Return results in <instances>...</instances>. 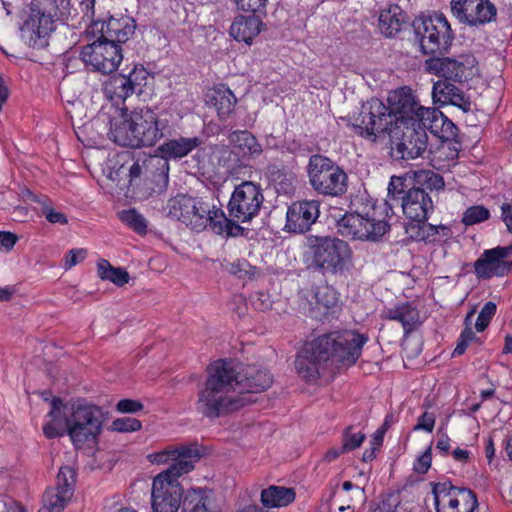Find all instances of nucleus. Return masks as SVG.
Segmentation results:
<instances>
[{
    "label": "nucleus",
    "instance_id": "nucleus-22",
    "mask_svg": "<svg viewBox=\"0 0 512 512\" xmlns=\"http://www.w3.org/2000/svg\"><path fill=\"white\" fill-rule=\"evenodd\" d=\"M231 362V368L234 371L235 390L238 393H258L265 391L272 384V376L267 369L256 365H246L240 368Z\"/></svg>",
    "mask_w": 512,
    "mask_h": 512
},
{
    "label": "nucleus",
    "instance_id": "nucleus-29",
    "mask_svg": "<svg viewBox=\"0 0 512 512\" xmlns=\"http://www.w3.org/2000/svg\"><path fill=\"white\" fill-rule=\"evenodd\" d=\"M428 219L413 220L405 225V231L409 238L416 242L432 243L436 236L442 231L443 236L448 237L451 229L446 225H432L427 223Z\"/></svg>",
    "mask_w": 512,
    "mask_h": 512
},
{
    "label": "nucleus",
    "instance_id": "nucleus-52",
    "mask_svg": "<svg viewBox=\"0 0 512 512\" xmlns=\"http://www.w3.org/2000/svg\"><path fill=\"white\" fill-rule=\"evenodd\" d=\"M224 269L239 279L251 278L255 274V267H253L247 260L238 259L234 262H227L223 265Z\"/></svg>",
    "mask_w": 512,
    "mask_h": 512
},
{
    "label": "nucleus",
    "instance_id": "nucleus-56",
    "mask_svg": "<svg viewBox=\"0 0 512 512\" xmlns=\"http://www.w3.org/2000/svg\"><path fill=\"white\" fill-rule=\"evenodd\" d=\"M268 0H235L238 10L252 14H265Z\"/></svg>",
    "mask_w": 512,
    "mask_h": 512
},
{
    "label": "nucleus",
    "instance_id": "nucleus-39",
    "mask_svg": "<svg viewBox=\"0 0 512 512\" xmlns=\"http://www.w3.org/2000/svg\"><path fill=\"white\" fill-rule=\"evenodd\" d=\"M294 488L272 485L261 492V502L265 507H283L295 500Z\"/></svg>",
    "mask_w": 512,
    "mask_h": 512
},
{
    "label": "nucleus",
    "instance_id": "nucleus-28",
    "mask_svg": "<svg viewBox=\"0 0 512 512\" xmlns=\"http://www.w3.org/2000/svg\"><path fill=\"white\" fill-rule=\"evenodd\" d=\"M382 317L388 320L400 322L402 324L405 337H408L421 325L420 313L410 302H405L392 308L385 309L382 313Z\"/></svg>",
    "mask_w": 512,
    "mask_h": 512
},
{
    "label": "nucleus",
    "instance_id": "nucleus-54",
    "mask_svg": "<svg viewBox=\"0 0 512 512\" xmlns=\"http://www.w3.org/2000/svg\"><path fill=\"white\" fill-rule=\"evenodd\" d=\"M113 430L121 433L134 432L142 428L141 422L132 417L118 418L112 423Z\"/></svg>",
    "mask_w": 512,
    "mask_h": 512
},
{
    "label": "nucleus",
    "instance_id": "nucleus-3",
    "mask_svg": "<svg viewBox=\"0 0 512 512\" xmlns=\"http://www.w3.org/2000/svg\"><path fill=\"white\" fill-rule=\"evenodd\" d=\"M412 89L404 86L391 92L387 98L388 105L372 97L361 106L360 113L353 124L357 135L376 142L384 135H390L403 114L411 112Z\"/></svg>",
    "mask_w": 512,
    "mask_h": 512
},
{
    "label": "nucleus",
    "instance_id": "nucleus-5",
    "mask_svg": "<svg viewBox=\"0 0 512 512\" xmlns=\"http://www.w3.org/2000/svg\"><path fill=\"white\" fill-rule=\"evenodd\" d=\"M170 132L167 120H161L150 108L129 111L123 108L111 121L110 139L123 147H152Z\"/></svg>",
    "mask_w": 512,
    "mask_h": 512
},
{
    "label": "nucleus",
    "instance_id": "nucleus-31",
    "mask_svg": "<svg viewBox=\"0 0 512 512\" xmlns=\"http://www.w3.org/2000/svg\"><path fill=\"white\" fill-rule=\"evenodd\" d=\"M265 176L278 194L288 195L294 192L295 175L287 166L277 163L268 164Z\"/></svg>",
    "mask_w": 512,
    "mask_h": 512
},
{
    "label": "nucleus",
    "instance_id": "nucleus-33",
    "mask_svg": "<svg viewBox=\"0 0 512 512\" xmlns=\"http://www.w3.org/2000/svg\"><path fill=\"white\" fill-rule=\"evenodd\" d=\"M207 103L216 108L217 114L221 120L227 119L234 111L237 98L230 88L220 85L213 88L207 94Z\"/></svg>",
    "mask_w": 512,
    "mask_h": 512
},
{
    "label": "nucleus",
    "instance_id": "nucleus-24",
    "mask_svg": "<svg viewBox=\"0 0 512 512\" xmlns=\"http://www.w3.org/2000/svg\"><path fill=\"white\" fill-rule=\"evenodd\" d=\"M512 270V261L503 260L495 248L485 250L474 262V273L478 279L503 277Z\"/></svg>",
    "mask_w": 512,
    "mask_h": 512
},
{
    "label": "nucleus",
    "instance_id": "nucleus-18",
    "mask_svg": "<svg viewBox=\"0 0 512 512\" xmlns=\"http://www.w3.org/2000/svg\"><path fill=\"white\" fill-rule=\"evenodd\" d=\"M451 12L462 24L480 27L495 22L497 8L490 0H451Z\"/></svg>",
    "mask_w": 512,
    "mask_h": 512
},
{
    "label": "nucleus",
    "instance_id": "nucleus-34",
    "mask_svg": "<svg viewBox=\"0 0 512 512\" xmlns=\"http://www.w3.org/2000/svg\"><path fill=\"white\" fill-rule=\"evenodd\" d=\"M406 14L398 5H391L388 9L382 10L379 19L378 27L383 35L386 37L396 36L405 24Z\"/></svg>",
    "mask_w": 512,
    "mask_h": 512
},
{
    "label": "nucleus",
    "instance_id": "nucleus-46",
    "mask_svg": "<svg viewBox=\"0 0 512 512\" xmlns=\"http://www.w3.org/2000/svg\"><path fill=\"white\" fill-rule=\"evenodd\" d=\"M474 314H475V309H472L471 311H469L467 313V315L465 317V321H464L466 327L463 329V331L461 332V334L458 338L457 345L452 353L453 356H460V355L464 354L469 343L479 341V338L476 336L475 332L471 328L470 321Z\"/></svg>",
    "mask_w": 512,
    "mask_h": 512
},
{
    "label": "nucleus",
    "instance_id": "nucleus-27",
    "mask_svg": "<svg viewBox=\"0 0 512 512\" xmlns=\"http://www.w3.org/2000/svg\"><path fill=\"white\" fill-rule=\"evenodd\" d=\"M432 97L434 103L453 105L467 113L471 111L472 102L463 90L449 81H437L433 85Z\"/></svg>",
    "mask_w": 512,
    "mask_h": 512
},
{
    "label": "nucleus",
    "instance_id": "nucleus-36",
    "mask_svg": "<svg viewBox=\"0 0 512 512\" xmlns=\"http://www.w3.org/2000/svg\"><path fill=\"white\" fill-rule=\"evenodd\" d=\"M197 198L188 195H178L171 198L167 203L168 216L174 220L181 221L185 225L191 223L189 219L193 209H196Z\"/></svg>",
    "mask_w": 512,
    "mask_h": 512
},
{
    "label": "nucleus",
    "instance_id": "nucleus-61",
    "mask_svg": "<svg viewBox=\"0 0 512 512\" xmlns=\"http://www.w3.org/2000/svg\"><path fill=\"white\" fill-rule=\"evenodd\" d=\"M42 214L49 223L60 225H66L68 223L67 216L64 213L55 211L51 206L43 205Z\"/></svg>",
    "mask_w": 512,
    "mask_h": 512
},
{
    "label": "nucleus",
    "instance_id": "nucleus-17",
    "mask_svg": "<svg viewBox=\"0 0 512 512\" xmlns=\"http://www.w3.org/2000/svg\"><path fill=\"white\" fill-rule=\"evenodd\" d=\"M411 112L407 115H413L421 128L428 130L433 135L441 139H453L458 136L459 129L443 112L435 107H424L420 104L416 95L412 91Z\"/></svg>",
    "mask_w": 512,
    "mask_h": 512
},
{
    "label": "nucleus",
    "instance_id": "nucleus-62",
    "mask_svg": "<svg viewBox=\"0 0 512 512\" xmlns=\"http://www.w3.org/2000/svg\"><path fill=\"white\" fill-rule=\"evenodd\" d=\"M143 408V404L134 399H122L116 405V409L120 413H137L143 410Z\"/></svg>",
    "mask_w": 512,
    "mask_h": 512
},
{
    "label": "nucleus",
    "instance_id": "nucleus-12",
    "mask_svg": "<svg viewBox=\"0 0 512 512\" xmlns=\"http://www.w3.org/2000/svg\"><path fill=\"white\" fill-rule=\"evenodd\" d=\"M337 228L344 237L376 242L390 229V225L386 221L376 219L375 211L365 214L356 211L344 214L337 221Z\"/></svg>",
    "mask_w": 512,
    "mask_h": 512
},
{
    "label": "nucleus",
    "instance_id": "nucleus-23",
    "mask_svg": "<svg viewBox=\"0 0 512 512\" xmlns=\"http://www.w3.org/2000/svg\"><path fill=\"white\" fill-rule=\"evenodd\" d=\"M200 458L201 453L197 444L181 445L173 449L169 467L158 475H163L170 480H178L180 476L192 471Z\"/></svg>",
    "mask_w": 512,
    "mask_h": 512
},
{
    "label": "nucleus",
    "instance_id": "nucleus-11",
    "mask_svg": "<svg viewBox=\"0 0 512 512\" xmlns=\"http://www.w3.org/2000/svg\"><path fill=\"white\" fill-rule=\"evenodd\" d=\"M104 414L100 407L86 402L74 403L70 415L65 416V426L75 446L94 441L101 433Z\"/></svg>",
    "mask_w": 512,
    "mask_h": 512
},
{
    "label": "nucleus",
    "instance_id": "nucleus-7",
    "mask_svg": "<svg viewBox=\"0 0 512 512\" xmlns=\"http://www.w3.org/2000/svg\"><path fill=\"white\" fill-rule=\"evenodd\" d=\"M307 247L311 267L323 275L347 278L354 269L353 251L348 242L333 236L309 235Z\"/></svg>",
    "mask_w": 512,
    "mask_h": 512
},
{
    "label": "nucleus",
    "instance_id": "nucleus-53",
    "mask_svg": "<svg viewBox=\"0 0 512 512\" xmlns=\"http://www.w3.org/2000/svg\"><path fill=\"white\" fill-rule=\"evenodd\" d=\"M496 310L497 307L494 302L489 301L485 303L475 323V328L478 332H483L489 326L493 316L496 313Z\"/></svg>",
    "mask_w": 512,
    "mask_h": 512
},
{
    "label": "nucleus",
    "instance_id": "nucleus-63",
    "mask_svg": "<svg viewBox=\"0 0 512 512\" xmlns=\"http://www.w3.org/2000/svg\"><path fill=\"white\" fill-rule=\"evenodd\" d=\"M435 425V415L431 412L422 413L417 420V424L414 426V430H423L431 433Z\"/></svg>",
    "mask_w": 512,
    "mask_h": 512
},
{
    "label": "nucleus",
    "instance_id": "nucleus-21",
    "mask_svg": "<svg viewBox=\"0 0 512 512\" xmlns=\"http://www.w3.org/2000/svg\"><path fill=\"white\" fill-rule=\"evenodd\" d=\"M136 21L128 15L110 17L107 21H93L87 33L93 37L111 38L114 43L121 45L127 42L135 33Z\"/></svg>",
    "mask_w": 512,
    "mask_h": 512
},
{
    "label": "nucleus",
    "instance_id": "nucleus-15",
    "mask_svg": "<svg viewBox=\"0 0 512 512\" xmlns=\"http://www.w3.org/2000/svg\"><path fill=\"white\" fill-rule=\"evenodd\" d=\"M437 512H474L478 507L476 494L450 481L434 483L432 487Z\"/></svg>",
    "mask_w": 512,
    "mask_h": 512
},
{
    "label": "nucleus",
    "instance_id": "nucleus-44",
    "mask_svg": "<svg viewBox=\"0 0 512 512\" xmlns=\"http://www.w3.org/2000/svg\"><path fill=\"white\" fill-rule=\"evenodd\" d=\"M213 153L212 146L201 145L195 149V153L191 155L187 163L195 170V173L205 175L213 168Z\"/></svg>",
    "mask_w": 512,
    "mask_h": 512
},
{
    "label": "nucleus",
    "instance_id": "nucleus-16",
    "mask_svg": "<svg viewBox=\"0 0 512 512\" xmlns=\"http://www.w3.org/2000/svg\"><path fill=\"white\" fill-rule=\"evenodd\" d=\"M339 296L332 286H322L312 295V299L305 294H300L298 309L304 316L318 321L334 318L341 310Z\"/></svg>",
    "mask_w": 512,
    "mask_h": 512
},
{
    "label": "nucleus",
    "instance_id": "nucleus-47",
    "mask_svg": "<svg viewBox=\"0 0 512 512\" xmlns=\"http://www.w3.org/2000/svg\"><path fill=\"white\" fill-rule=\"evenodd\" d=\"M120 220L126 224L129 228L140 235L147 233L148 222L145 217L139 213L136 209L131 208L123 210L119 213Z\"/></svg>",
    "mask_w": 512,
    "mask_h": 512
},
{
    "label": "nucleus",
    "instance_id": "nucleus-51",
    "mask_svg": "<svg viewBox=\"0 0 512 512\" xmlns=\"http://www.w3.org/2000/svg\"><path fill=\"white\" fill-rule=\"evenodd\" d=\"M352 425L347 426L342 432V451L347 453L359 448L366 436L362 432H353Z\"/></svg>",
    "mask_w": 512,
    "mask_h": 512
},
{
    "label": "nucleus",
    "instance_id": "nucleus-41",
    "mask_svg": "<svg viewBox=\"0 0 512 512\" xmlns=\"http://www.w3.org/2000/svg\"><path fill=\"white\" fill-rule=\"evenodd\" d=\"M461 150L462 142L458 136L453 139H441V144L436 151L431 152V161L438 162L439 166H443L441 163L447 162L449 166L451 162L458 159Z\"/></svg>",
    "mask_w": 512,
    "mask_h": 512
},
{
    "label": "nucleus",
    "instance_id": "nucleus-58",
    "mask_svg": "<svg viewBox=\"0 0 512 512\" xmlns=\"http://www.w3.org/2000/svg\"><path fill=\"white\" fill-rule=\"evenodd\" d=\"M147 75L148 72L143 65H135L128 75L125 74V77L131 80V88L135 92L137 88H140L145 83Z\"/></svg>",
    "mask_w": 512,
    "mask_h": 512
},
{
    "label": "nucleus",
    "instance_id": "nucleus-32",
    "mask_svg": "<svg viewBox=\"0 0 512 512\" xmlns=\"http://www.w3.org/2000/svg\"><path fill=\"white\" fill-rule=\"evenodd\" d=\"M229 143L233 153L242 157L260 155L262 146L256 137L247 130L232 131L229 136Z\"/></svg>",
    "mask_w": 512,
    "mask_h": 512
},
{
    "label": "nucleus",
    "instance_id": "nucleus-38",
    "mask_svg": "<svg viewBox=\"0 0 512 512\" xmlns=\"http://www.w3.org/2000/svg\"><path fill=\"white\" fill-rule=\"evenodd\" d=\"M181 512H212L209 507V490L192 488L184 493Z\"/></svg>",
    "mask_w": 512,
    "mask_h": 512
},
{
    "label": "nucleus",
    "instance_id": "nucleus-19",
    "mask_svg": "<svg viewBox=\"0 0 512 512\" xmlns=\"http://www.w3.org/2000/svg\"><path fill=\"white\" fill-rule=\"evenodd\" d=\"M184 490L178 480L157 475L153 479L151 507L154 512H177L180 508Z\"/></svg>",
    "mask_w": 512,
    "mask_h": 512
},
{
    "label": "nucleus",
    "instance_id": "nucleus-14",
    "mask_svg": "<svg viewBox=\"0 0 512 512\" xmlns=\"http://www.w3.org/2000/svg\"><path fill=\"white\" fill-rule=\"evenodd\" d=\"M95 38L92 43L82 47L81 59L86 66L102 74L116 71L123 59L121 45L114 43L111 38L107 40L99 35Z\"/></svg>",
    "mask_w": 512,
    "mask_h": 512
},
{
    "label": "nucleus",
    "instance_id": "nucleus-10",
    "mask_svg": "<svg viewBox=\"0 0 512 512\" xmlns=\"http://www.w3.org/2000/svg\"><path fill=\"white\" fill-rule=\"evenodd\" d=\"M307 174L310 185L318 194L341 197L348 190L346 172L336 162L324 155L310 156Z\"/></svg>",
    "mask_w": 512,
    "mask_h": 512
},
{
    "label": "nucleus",
    "instance_id": "nucleus-20",
    "mask_svg": "<svg viewBox=\"0 0 512 512\" xmlns=\"http://www.w3.org/2000/svg\"><path fill=\"white\" fill-rule=\"evenodd\" d=\"M320 216V201L297 200L287 209L284 229L289 233L304 234L310 231L311 226Z\"/></svg>",
    "mask_w": 512,
    "mask_h": 512
},
{
    "label": "nucleus",
    "instance_id": "nucleus-25",
    "mask_svg": "<svg viewBox=\"0 0 512 512\" xmlns=\"http://www.w3.org/2000/svg\"><path fill=\"white\" fill-rule=\"evenodd\" d=\"M462 58L432 57L426 60V69L430 73L443 77V81L462 82L467 79V71L470 69L468 63L461 60Z\"/></svg>",
    "mask_w": 512,
    "mask_h": 512
},
{
    "label": "nucleus",
    "instance_id": "nucleus-50",
    "mask_svg": "<svg viewBox=\"0 0 512 512\" xmlns=\"http://www.w3.org/2000/svg\"><path fill=\"white\" fill-rule=\"evenodd\" d=\"M490 218V211L482 206L475 205L467 208L462 216V223L465 226H472L484 222Z\"/></svg>",
    "mask_w": 512,
    "mask_h": 512
},
{
    "label": "nucleus",
    "instance_id": "nucleus-2",
    "mask_svg": "<svg viewBox=\"0 0 512 512\" xmlns=\"http://www.w3.org/2000/svg\"><path fill=\"white\" fill-rule=\"evenodd\" d=\"M443 177L431 170L408 172L404 176H392L388 185V197L392 205H400L410 220L428 219L434 211L433 191L444 189Z\"/></svg>",
    "mask_w": 512,
    "mask_h": 512
},
{
    "label": "nucleus",
    "instance_id": "nucleus-13",
    "mask_svg": "<svg viewBox=\"0 0 512 512\" xmlns=\"http://www.w3.org/2000/svg\"><path fill=\"white\" fill-rule=\"evenodd\" d=\"M264 202L263 189L260 184L243 181L236 185L228 202L229 216L241 223L256 217Z\"/></svg>",
    "mask_w": 512,
    "mask_h": 512
},
{
    "label": "nucleus",
    "instance_id": "nucleus-49",
    "mask_svg": "<svg viewBox=\"0 0 512 512\" xmlns=\"http://www.w3.org/2000/svg\"><path fill=\"white\" fill-rule=\"evenodd\" d=\"M76 484V472L70 466L61 467L57 477L56 485L53 487L59 491L67 492L68 490L74 494Z\"/></svg>",
    "mask_w": 512,
    "mask_h": 512
},
{
    "label": "nucleus",
    "instance_id": "nucleus-64",
    "mask_svg": "<svg viewBox=\"0 0 512 512\" xmlns=\"http://www.w3.org/2000/svg\"><path fill=\"white\" fill-rule=\"evenodd\" d=\"M18 241V236L9 231H0V250L9 252Z\"/></svg>",
    "mask_w": 512,
    "mask_h": 512
},
{
    "label": "nucleus",
    "instance_id": "nucleus-48",
    "mask_svg": "<svg viewBox=\"0 0 512 512\" xmlns=\"http://www.w3.org/2000/svg\"><path fill=\"white\" fill-rule=\"evenodd\" d=\"M63 406L62 400L58 397H54L51 401V410L49 412V416H51L52 421L47 423L43 427V433L48 439H53L61 436L63 433L56 425V421L60 417L61 408Z\"/></svg>",
    "mask_w": 512,
    "mask_h": 512
},
{
    "label": "nucleus",
    "instance_id": "nucleus-9",
    "mask_svg": "<svg viewBox=\"0 0 512 512\" xmlns=\"http://www.w3.org/2000/svg\"><path fill=\"white\" fill-rule=\"evenodd\" d=\"M412 28L420 51L425 55L447 53L452 45L454 34L442 13L418 16L413 20Z\"/></svg>",
    "mask_w": 512,
    "mask_h": 512
},
{
    "label": "nucleus",
    "instance_id": "nucleus-1",
    "mask_svg": "<svg viewBox=\"0 0 512 512\" xmlns=\"http://www.w3.org/2000/svg\"><path fill=\"white\" fill-rule=\"evenodd\" d=\"M367 340V336L348 330L320 335L298 353L296 371L305 381L314 382L327 370L351 366Z\"/></svg>",
    "mask_w": 512,
    "mask_h": 512
},
{
    "label": "nucleus",
    "instance_id": "nucleus-35",
    "mask_svg": "<svg viewBox=\"0 0 512 512\" xmlns=\"http://www.w3.org/2000/svg\"><path fill=\"white\" fill-rule=\"evenodd\" d=\"M105 96L116 103L124 102L134 91L131 88V80L126 79L125 74H115L111 76L103 87Z\"/></svg>",
    "mask_w": 512,
    "mask_h": 512
},
{
    "label": "nucleus",
    "instance_id": "nucleus-40",
    "mask_svg": "<svg viewBox=\"0 0 512 512\" xmlns=\"http://www.w3.org/2000/svg\"><path fill=\"white\" fill-rule=\"evenodd\" d=\"M157 156L154 155H140L132 159V163L128 168V177L130 185H138L141 181L144 183L147 180L151 170L155 167V160Z\"/></svg>",
    "mask_w": 512,
    "mask_h": 512
},
{
    "label": "nucleus",
    "instance_id": "nucleus-60",
    "mask_svg": "<svg viewBox=\"0 0 512 512\" xmlns=\"http://www.w3.org/2000/svg\"><path fill=\"white\" fill-rule=\"evenodd\" d=\"M87 255V251L85 249H71L68 251L64 258V268L65 270L71 269L73 266L82 262Z\"/></svg>",
    "mask_w": 512,
    "mask_h": 512
},
{
    "label": "nucleus",
    "instance_id": "nucleus-8",
    "mask_svg": "<svg viewBox=\"0 0 512 512\" xmlns=\"http://www.w3.org/2000/svg\"><path fill=\"white\" fill-rule=\"evenodd\" d=\"M392 159L409 160L421 156L428 147V135L413 115H402L389 135Z\"/></svg>",
    "mask_w": 512,
    "mask_h": 512
},
{
    "label": "nucleus",
    "instance_id": "nucleus-43",
    "mask_svg": "<svg viewBox=\"0 0 512 512\" xmlns=\"http://www.w3.org/2000/svg\"><path fill=\"white\" fill-rule=\"evenodd\" d=\"M97 273L101 280L110 281L118 287H122L130 280V275L122 267H113L106 259L97 262Z\"/></svg>",
    "mask_w": 512,
    "mask_h": 512
},
{
    "label": "nucleus",
    "instance_id": "nucleus-6",
    "mask_svg": "<svg viewBox=\"0 0 512 512\" xmlns=\"http://www.w3.org/2000/svg\"><path fill=\"white\" fill-rule=\"evenodd\" d=\"M70 14V0H37L31 3L29 14L20 26L21 37L34 49L48 46L55 22Z\"/></svg>",
    "mask_w": 512,
    "mask_h": 512
},
{
    "label": "nucleus",
    "instance_id": "nucleus-4",
    "mask_svg": "<svg viewBox=\"0 0 512 512\" xmlns=\"http://www.w3.org/2000/svg\"><path fill=\"white\" fill-rule=\"evenodd\" d=\"M204 386L198 391L196 410L204 417L216 419L244 406V400L231 393L235 390L234 371L231 362L220 359L211 363Z\"/></svg>",
    "mask_w": 512,
    "mask_h": 512
},
{
    "label": "nucleus",
    "instance_id": "nucleus-55",
    "mask_svg": "<svg viewBox=\"0 0 512 512\" xmlns=\"http://www.w3.org/2000/svg\"><path fill=\"white\" fill-rule=\"evenodd\" d=\"M401 504V494L399 491H392L382 495L381 501L377 508L384 512H396Z\"/></svg>",
    "mask_w": 512,
    "mask_h": 512
},
{
    "label": "nucleus",
    "instance_id": "nucleus-42",
    "mask_svg": "<svg viewBox=\"0 0 512 512\" xmlns=\"http://www.w3.org/2000/svg\"><path fill=\"white\" fill-rule=\"evenodd\" d=\"M72 498V492L47 488L42 497V507L38 512H62Z\"/></svg>",
    "mask_w": 512,
    "mask_h": 512
},
{
    "label": "nucleus",
    "instance_id": "nucleus-59",
    "mask_svg": "<svg viewBox=\"0 0 512 512\" xmlns=\"http://www.w3.org/2000/svg\"><path fill=\"white\" fill-rule=\"evenodd\" d=\"M431 445L416 459L413 469L416 473L426 474L431 467L432 454Z\"/></svg>",
    "mask_w": 512,
    "mask_h": 512
},
{
    "label": "nucleus",
    "instance_id": "nucleus-57",
    "mask_svg": "<svg viewBox=\"0 0 512 512\" xmlns=\"http://www.w3.org/2000/svg\"><path fill=\"white\" fill-rule=\"evenodd\" d=\"M227 217L224 212L219 209H213L212 213H210V219L208 222V226L212 229V231L219 235H224L225 232V223H227Z\"/></svg>",
    "mask_w": 512,
    "mask_h": 512
},
{
    "label": "nucleus",
    "instance_id": "nucleus-45",
    "mask_svg": "<svg viewBox=\"0 0 512 512\" xmlns=\"http://www.w3.org/2000/svg\"><path fill=\"white\" fill-rule=\"evenodd\" d=\"M210 213H212L210 206L197 198L196 209H193L190 214L191 223H187V226L198 232L204 230L208 227Z\"/></svg>",
    "mask_w": 512,
    "mask_h": 512
},
{
    "label": "nucleus",
    "instance_id": "nucleus-37",
    "mask_svg": "<svg viewBox=\"0 0 512 512\" xmlns=\"http://www.w3.org/2000/svg\"><path fill=\"white\" fill-rule=\"evenodd\" d=\"M154 164L155 167L151 170V174L148 175L144 184L151 193L161 194L168 188L170 166L165 159L158 157Z\"/></svg>",
    "mask_w": 512,
    "mask_h": 512
},
{
    "label": "nucleus",
    "instance_id": "nucleus-26",
    "mask_svg": "<svg viewBox=\"0 0 512 512\" xmlns=\"http://www.w3.org/2000/svg\"><path fill=\"white\" fill-rule=\"evenodd\" d=\"M202 144L203 139L200 137L179 136L178 138L165 140L157 147L155 154L158 158L165 159L169 163L170 160H180L188 156Z\"/></svg>",
    "mask_w": 512,
    "mask_h": 512
},
{
    "label": "nucleus",
    "instance_id": "nucleus-30",
    "mask_svg": "<svg viewBox=\"0 0 512 512\" xmlns=\"http://www.w3.org/2000/svg\"><path fill=\"white\" fill-rule=\"evenodd\" d=\"M262 21L259 14L250 16L238 15L230 27V35L237 41L251 44L260 33Z\"/></svg>",
    "mask_w": 512,
    "mask_h": 512
}]
</instances>
